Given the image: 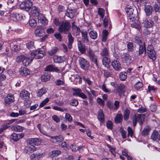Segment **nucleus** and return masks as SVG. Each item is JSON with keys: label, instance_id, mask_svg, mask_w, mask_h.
<instances>
[{"label": "nucleus", "instance_id": "f257e3e1", "mask_svg": "<svg viewBox=\"0 0 160 160\" xmlns=\"http://www.w3.org/2000/svg\"><path fill=\"white\" fill-rule=\"evenodd\" d=\"M45 54L44 51L37 50L32 51L30 58L27 56L21 55L17 58V60L18 62H22L25 66H27L32 61L34 58L36 59L40 58L43 57Z\"/></svg>", "mask_w": 160, "mask_h": 160}, {"label": "nucleus", "instance_id": "f03ea898", "mask_svg": "<svg viewBox=\"0 0 160 160\" xmlns=\"http://www.w3.org/2000/svg\"><path fill=\"white\" fill-rule=\"evenodd\" d=\"M71 27L70 23L67 22H61L58 30L61 32L67 33Z\"/></svg>", "mask_w": 160, "mask_h": 160}, {"label": "nucleus", "instance_id": "7ed1b4c3", "mask_svg": "<svg viewBox=\"0 0 160 160\" xmlns=\"http://www.w3.org/2000/svg\"><path fill=\"white\" fill-rule=\"evenodd\" d=\"M145 118V115L143 114H138L134 116L133 118V125L135 127L138 122L140 125H142L143 122Z\"/></svg>", "mask_w": 160, "mask_h": 160}, {"label": "nucleus", "instance_id": "20e7f679", "mask_svg": "<svg viewBox=\"0 0 160 160\" xmlns=\"http://www.w3.org/2000/svg\"><path fill=\"white\" fill-rule=\"evenodd\" d=\"M86 52L85 53L88 56L92 62H94L98 67L97 57L95 56L93 51L89 48H88L86 49Z\"/></svg>", "mask_w": 160, "mask_h": 160}, {"label": "nucleus", "instance_id": "39448f33", "mask_svg": "<svg viewBox=\"0 0 160 160\" xmlns=\"http://www.w3.org/2000/svg\"><path fill=\"white\" fill-rule=\"evenodd\" d=\"M133 6L128 5L125 8V11L128 16V19L131 21H133L135 19L134 15L133 12L134 9L132 8Z\"/></svg>", "mask_w": 160, "mask_h": 160}, {"label": "nucleus", "instance_id": "423d86ee", "mask_svg": "<svg viewBox=\"0 0 160 160\" xmlns=\"http://www.w3.org/2000/svg\"><path fill=\"white\" fill-rule=\"evenodd\" d=\"M32 5V2L30 0H27L22 2L20 4V7L23 10L28 11Z\"/></svg>", "mask_w": 160, "mask_h": 160}, {"label": "nucleus", "instance_id": "0eeeda50", "mask_svg": "<svg viewBox=\"0 0 160 160\" xmlns=\"http://www.w3.org/2000/svg\"><path fill=\"white\" fill-rule=\"evenodd\" d=\"M148 54L149 58L154 60L156 58V54L153 48L151 45H149L147 47Z\"/></svg>", "mask_w": 160, "mask_h": 160}, {"label": "nucleus", "instance_id": "6e6552de", "mask_svg": "<svg viewBox=\"0 0 160 160\" xmlns=\"http://www.w3.org/2000/svg\"><path fill=\"white\" fill-rule=\"evenodd\" d=\"M79 61L81 67L82 69L86 70L89 66V64L88 61L83 58H79Z\"/></svg>", "mask_w": 160, "mask_h": 160}, {"label": "nucleus", "instance_id": "1a4fd4ad", "mask_svg": "<svg viewBox=\"0 0 160 160\" xmlns=\"http://www.w3.org/2000/svg\"><path fill=\"white\" fill-rule=\"evenodd\" d=\"M74 92L73 95L75 96H78L82 99H84L87 98V97L85 94L82 92V90L78 88H74L72 89Z\"/></svg>", "mask_w": 160, "mask_h": 160}, {"label": "nucleus", "instance_id": "9d476101", "mask_svg": "<svg viewBox=\"0 0 160 160\" xmlns=\"http://www.w3.org/2000/svg\"><path fill=\"white\" fill-rule=\"evenodd\" d=\"M48 137L50 138V141L54 143L59 144L63 140V138L61 136H56L54 137L51 136L48 134Z\"/></svg>", "mask_w": 160, "mask_h": 160}, {"label": "nucleus", "instance_id": "9b49d317", "mask_svg": "<svg viewBox=\"0 0 160 160\" xmlns=\"http://www.w3.org/2000/svg\"><path fill=\"white\" fill-rule=\"evenodd\" d=\"M142 24L146 28H150L152 27L154 24V22L151 19H148L146 18L143 19Z\"/></svg>", "mask_w": 160, "mask_h": 160}, {"label": "nucleus", "instance_id": "f8f14e48", "mask_svg": "<svg viewBox=\"0 0 160 160\" xmlns=\"http://www.w3.org/2000/svg\"><path fill=\"white\" fill-rule=\"evenodd\" d=\"M14 100V97L13 95L8 94L4 98V101L6 104H9Z\"/></svg>", "mask_w": 160, "mask_h": 160}, {"label": "nucleus", "instance_id": "ddd939ff", "mask_svg": "<svg viewBox=\"0 0 160 160\" xmlns=\"http://www.w3.org/2000/svg\"><path fill=\"white\" fill-rule=\"evenodd\" d=\"M24 136L23 133L17 134L15 133H13L11 137V138L14 141L17 142L20 139L22 138Z\"/></svg>", "mask_w": 160, "mask_h": 160}, {"label": "nucleus", "instance_id": "4468645a", "mask_svg": "<svg viewBox=\"0 0 160 160\" xmlns=\"http://www.w3.org/2000/svg\"><path fill=\"white\" fill-rule=\"evenodd\" d=\"M35 34L36 36L40 37L45 34L44 29L41 27L37 28L35 31Z\"/></svg>", "mask_w": 160, "mask_h": 160}, {"label": "nucleus", "instance_id": "2eb2a0df", "mask_svg": "<svg viewBox=\"0 0 160 160\" xmlns=\"http://www.w3.org/2000/svg\"><path fill=\"white\" fill-rule=\"evenodd\" d=\"M45 70L46 71L55 72H59V69L57 67L53 65H50L47 66L45 68Z\"/></svg>", "mask_w": 160, "mask_h": 160}, {"label": "nucleus", "instance_id": "dca6fc26", "mask_svg": "<svg viewBox=\"0 0 160 160\" xmlns=\"http://www.w3.org/2000/svg\"><path fill=\"white\" fill-rule=\"evenodd\" d=\"M123 62L127 64H129L132 62L131 56L128 54H124L122 57Z\"/></svg>", "mask_w": 160, "mask_h": 160}, {"label": "nucleus", "instance_id": "f3484780", "mask_svg": "<svg viewBox=\"0 0 160 160\" xmlns=\"http://www.w3.org/2000/svg\"><path fill=\"white\" fill-rule=\"evenodd\" d=\"M29 93L26 90H23L20 93V98L24 100H27L29 98Z\"/></svg>", "mask_w": 160, "mask_h": 160}, {"label": "nucleus", "instance_id": "a211bd4d", "mask_svg": "<svg viewBox=\"0 0 160 160\" xmlns=\"http://www.w3.org/2000/svg\"><path fill=\"white\" fill-rule=\"evenodd\" d=\"M53 59L54 62L60 63L64 62L65 60V58L63 56L62 57L55 55L53 57Z\"/></svg>", "mask_w": 160, "mask_h": 160}, {"label": "nucleus", "instance_id": "6ab92c4d", "mask_svg": "<svg viewBox=\"0 0 160 160\" xmlns=\"http://www.w3.org/2000/svg\"><path fill=\"white\" fill-rule=\"evenodd\" d=\"M35 149V147L33 145L29 144L25 147L24 151L26 153H30L33 152Z\"/></svg>", "mask_w": 160, "mask_h": 160}, {"label": "nucleus", "instance_id": "aec40b11", "mask_svg": "<svg viewBox=\"0 0 160 160\" xmlns=\"http://www.w3.org/2000/svg\"><path fill=\"white\" fill-rule=\"evenodd\" d=\"M19 73L22 76H27L30 73V71L26 68H21L20 69Z\"/></svg>", "mask_w": 160, "mask_h": 160}, {"label": "nucleus", "instance_id": "412c9836", "mask_svg": "<svg viewBox=\"0 0 160 160\" xmlns=\"http://www.w3.org/2000/svg\"><path fill=\"white\" fill-rule=\"evenodd\" d=\"M76 12V11L75 9H68L67 10L66 15L71 18L74 16Z\"/></svg>", "mask_w": 160, "mask_h": 160}, {"label": "nucleus", "instance_id": "4be33fe9", "mask_svg": "<svg viewBox=\"0 0 160 160\" xmlns=\"http://www.w3.org/2000/svg\"><path fill=\"white\" fill-rule=\"evenodd\" d=\"M78 46L79 50L80 52L82 54L85 53L86 49L85 46L82 44L81 41H78Z\"/></svg>", "mask_w": 160, "mask_h": 160}, {"label": "nucleus", "instance_id": "5701e85b", "mask_svg": "<svg viewBox=\"0 0 160 160\" xmlns=\"http://www.w3.org/2000/svg\"><path fill=\"white\" fill-rule=\"evenodd\" d=\"M38 22L41 23L42 24H47L48 23V21L46 20L45 17L42 14H38Z\"/></svg>", "mask_w": 160, "mask_h": 160}, {"label": "nucleus", "instance_id": "b1692460", "mask_svg": "<svg viewBox=\"0 0 160 160\" xmlns=\"http://www.w3.org/2000/svg\"><path fill=\"white\" fill-rule=\"evenodd\" d=\"M134 22H132L131 23V26L132 27L135 28L138 30L140 31L141 29V26L140 25V22L138 21H135V19L133 20Z\"/></svg>", "mask_w": 160, "mask_h": 160}, {"label": "nucleus", "instance_id": "393cba45", "mask_svg": "<svg viewBox=\"0 0 160 160\" xmlns=\"http://www.w3.org/2000/svg\"><path fill=\"white\" fill-rule=\"evenodd\" d=\"M98 118L101 123H103L104 122V114L102 111L100 109L98 111Z\"/></svg>", "mask_w": 160, "mask_h": 160}, {"label": "nucleus", "instance_id": "a878e982", "mask_svg": "<svg viewBox=\"0 0 160 160\" xmlns=\"http://www.w3.org/2000/svg\"><path fill=\"white\" fill-rule=\"evenodd\" d=\"M110 62V60L108 58V57H103L102 60V62L103 65L105 67L108 68L109 66V64Z\"/></svg>", "mask_w": 160, "mask_h": 160}, {"label": "nucleus", "instance_id": "bb28decb", "mask_svg": "<svg viewBox=\"0 0 160 160\" xmlns=\"http://www.w3.org/2000/svg\"><path fill=\"white\" fill-rule=\"evenodd\" d=\"M112 65L113 68L117 70H119L121 68L120 63L117 60H115L113 61Z\"/></svg>", "mask_w": 160, "mask_h": 160}, {"label": "nucleus", "instance_id": "cd10ccee", "mask_svg": "<svg viewBox=\"0 0 160 160\" xmlns=\"http://www.w3.org/2000/svg\"><path fill=\"white\" fill-rule=\"evenodd\" d=\"M47 92V89L45 87H43L40 89L38 90L37 92V96L39 97L45 94Z\"/></svg>", "mask_w": 160, "mask_h": 160}, {"label": "nucleus", "instance_id": "c85d7f7f", "mask_svg": "<svg viewBox=\"0 0 160 160\" xmlns=\"http://www.w3.org/2000/svg\"><path fill=\"white\" fill-rule=\"evenodd\" d=\"M82 38L83 41L85 43L88 42L87 36V32L86 30H83L81 31Z\"/></svg>", "mask_w": 160, "mask_h": 160}, {"label": "nucleus", "instance_id": "c756f323", "mask_svg": "<svg viewBox=\"0 0 160 160\" xmlns=\"http://www.w3.org/2000/svg\"><path fill=\"white\" fill-rule=\"evenodd\" d=\"M144 10L147 16H150L152 13V8L150 5L145 6Z\"/></svg>", "mask_w": 160, "mask_h": 160}, {"label": "nucleus", "instance_id": "7c9ffc66", "mask_svg": "<svg viewBox=\"0 0 160 160\" xmlns=\"http://www.w3.org/2000/svg\"><path fill=\"white\" fill-rule=\"evenodd\" d=\"M40 10L37 7H32L31 8V13L34 16H37L39 14Z\"/></svg>", "mask_w": 160, "mask_h": 160}, {"label": "nucleus", "instance_id": "2f4dec72", "mask_svg": "<svg viewBox=\"0 0 160 160\" xmlns=\"http://www.w3.org/2000/svg\"><path fill=\"white\" fill-rule=\"evenodd\" d=\"M42 154L39 153H34L30 156L31 158L33 160L39 159L42 157Z\"/></svg>", "mask_w": 160, "mask_h": 160}, {"label": "nucleus", "instance_id": "473e14b6", "mask_svg": "<svg viewBox=\"0 0 160 160\" xmlns=\"http://www.w3.org/2000/svg\"><path fill=\"white\" fill-rule=\"evenodd\" d=\"M23 128V127L18 125H14L11 127V129L15 132H22Z\"/></svg>", "mask_w": 160, "mask_h": 160}, {"label": "nucleus", "instance_id": "72a5a7b5", "mask_svg": "<svg viewBox=\"0 0 160 160\" xmlns=\"http://www.w3.org/2000/svg\"><path fill=\"white\" fill-rule=\"evenodd\" d=\"M72 30L74 35L77 36L79 34L80 29L79 28L72 25Z\"/></svg>", "mask_w": 160, "mask_h": 160}, {"label": "nucleus", "instance_id": "f704fd0d", "mask_svg": "<svg viewBox=\"0 0 160 160\" xmlns=\"http://www.w3.org/2000/svg\"><path fill=\"white\" fill-rule=\"evenodd\" d=\"M68 47L69 49H70L72 48V44L73 41V38L70 33L68 34Z\"/></svg>", "mask_w": 160, "mask_h": 160}, {"label": "nucleus", "instance_id": "c9c22d12", "mask_svg": "<svg viewBox=\"0 0 160 160\" xmlns=\"http://www.w3.org/2000/svg\"><path fill=\"white\" fill-rule=\"evenodd\" d=\"M11 16L12 17L16 18L18 21L21 20L23 19V17L21 14H19L16 12H13L11 14Z\"/></svg>", "mask_w": 160, "mask_h": 160}, {"label": "nucleus", "instance_id": "e433bc0d", "mask_svg": "<svg viewBox=\"0 0 160 160\" xmlns=\"http://www.w3.org/2000/svg\"><path fill=\"white\" fill-rule=\"evenodd\" d=\"M108 34V32L107 30H104L102 32V41L103 42H106L107 39V36Z\"/></svg>", "mask_w": 160, "mask_h": 160}, {"label": "nucleus", "instance_id": "4c0bfd02", "mask_svg": "<svg viewBox=\"0 0 160 160\" xmlns=\"http://www.w3.org/2000/svg\"><path fill=\"white\" fill-rule=\"evenodd\" d=\"M61 153V152L58 150H55L52 151L50 153V155L51 157L57 156Z\"/></svg>", "mask_w": 160, "mask_h": 160}, {"label": "nucleus", "instance_id": "58836bf2", "mask_svg": "<svg viewBox=\"0 0 160 160\" xmlns=\"http://www.w3.org/2000/svg\"><path fill=\"white\" fill-rule=\"evenodd\" d=\"M159 134L157 131H154L152 133L151 135V138L153 140H155L157 139H158Z\"/></svg>", "mask_w": 160, "mask_h": 160}, {"label": "nucleus", "instance_id": "ea45409f", "mask_svg": "<svg viewBox=\"0 0 160 160\" xmlns=\"http://www.w3.org/2000/svg\"><path fill=\"white\" fill-rule=\"evenodd\" d=\"M50 78V75L45 73L41 76V79L43 82H46L48 81Z\"/></svg>", "mask_w": 160, "mask_h": 160}, {"label": "nucleus", "instance_id": "a19ab883", "mask_svg": "<svg viewBox=\"0 0 160 160\" xmlns=\"http://www.w3.org/2000/svg\"><path fill=\"white\" fill-rule=\"evenodd\" d=\"M89 35L90 37L92 39H95L97 37V33L95 31H91L89 32Z\"/></svg>", "mask_w": 160, "mask_h": 160}, {"label": "nucleus", "instance_id": "79ce46f5", "mask_svg": "<svg viewBox=\"0 0 160 160\" xmlns=\"http://www.w3.org/2000/svg\"><path fill=\"white\" fill-rule=\"evenodd\" d=\"M122 118V116L121 114H118L117 115L116 118L115 119V121L116 123H118L120 122Z\"/></svg>", "mask_w": 160, "mask_h": 160}, {"label": "nucleus", "instance_id": "37998d69", "mask_svg": "<svg viewBox=\"0 0 160 160\" xmlns=\"http://www.w3.org/2000/svg\"><path fill=\"white\" fill-rule=\"evenodd\" d=\"M127 78V74L126 72H122L119 74V78L122 81L125 80Z\"/></svg>", "mask_w": 160, "mask_h": 160}, {"label": "nucleus", "instance_id": "c03bdc74", "mask_svg": "<svg viewBox=\"0 0 160 160\" xmlns=\"http://www.w3.org/2000/svg\"><path fill=\"white\" fill-rule=\"evenodd\" d=\"M101 54L102 57H103L108 56L109 55L108 51L106 48H104L103 49L101 53Z\"/></svg>", "mask_w": 160, "mask_h": 160}, {"label": "nucleus", "instance_id": "a18cd8bd", "mask_svg": "<svg viewBox=\"0 0 160 160\" xmlns=\"http://www.w3.org/2000/svg\"><path fill=\"white\" fill-rule=\"evenodd\" d=\"M150 129V127L149 126H147L145 127L142 132V135L143 136L147 135Z\"/></svg>", "mask_w": 160, "mask_h": 160}, {"label": "nucleus", "instance_id": "49530a36", "mask_svg": "<svg viewBox=\"0 0 160 160\" xmlns=\"http://www.w3.org/2000/svg\"><path fill=\"white\" fill-rule=\"evenodd\" d=\"M143 86V83L141 82L138 81L135 83L134 87L135 89L137 90H138L142 88Z\"/></svg>", "mask_w": 160, "mask_h": 160}, {"label": "nucleus", "instance_id": "de8ad7c7", "mask_svg": "<svg viewBox=\"0 0 160 160\" xmlns=\"http://www.w3.org/2000/svg\"><path fill=\"white\" fill-rule=\"evenodd\" d=\"M127 48L129 52H132L133 50L134 45L133 43L129 42L127 44Z\"/></svg>", "mask_w": 160, "mask_h": 160}, {"label": "nucleus", "instance_id": "09e8293b", "mask_svg": "<svg viewBox=\"0 0 160 160\" xmlns=\"http://www.w3.org/2000/svg\"><path fill=\"white\" fill-rule=\"evenodd\" d=\"M130 113V111L128 109H126L124 111L123 116L124 119L125 120H127L128 118Z\"/></svg>", "mask_w": 160, "mask_h": 160}, {"label": "nucleus", "instance_id": "8fccbe9b", "mask_svg": "<svg viewBox=\"0 0 160 160\" xmlns=\"http://www.w3.org/2000/svg\"><path fill=\"white\" fill-rule=\"evenodd\" d=\"M58 50V49L57 48L54 47L52 49L48 51V53L50 55L52 56L55 54Z\"/></svg>", "mask_w": 160, "mask_h": 160}, {"label": "nucleus", "instance_id": "3c124183", "mask_svg": "<svg viewBox=\"0 0 160 160\" xmlns=\"http://www.w3.org/2000/svg\"><path fill=\"white\" fill-rule=\"evenodd\" d=\"M49 101V99L48 98H47L42 101L40 104L39 105V108H41L43 107Z\"/></svg>", "mask_w": 160, "mask_h": 160}, {"label": "nucleus", "instance_id": "603ef678", "mask_svg": "<svg viewBox=\"0 0 160 160\" xmlns=\"http://www.w3.org/2000/svg\"><path fill=\"white\" fill-rule=\"evenodd\" d=\"M98 14L101 16L102 19L104 16V10L101 8H98Z\"/></svg>", "mask_w": 160, "mask_h": 160}, {"label": "nucleus", "instance_id": "864d4df0", "mask_svg": "<svg viewBox=\"0 0 160 160\" xmlns=\"http://www.w3.org/2000/svg\"><path fill=\"white\" fill-rule=\"evenodd\" d=\"M29 24L30 26L34 27L37 25L36 21L34 19H31L29 21Z\"/></svg>", "mask_w": 160, "mask_h": 160}, {"label": "nucleus", "instance_id": "5fc2aeb1", "mask_svg": "<svg viewBox=\"0 0 160 160\" xmlns=\"http://www.w3.org/2000/svg\"><path fill=\"white\" fill-rule=\"evenodd\" d=\"M37 127L41 133L46 136H48L47 133L45 131L41 129L40 124H38L37 125Z\"/></svg>", "mask_w": 160, "mask_h": 160}, {"label": "nucleus", "instance_id": "6e6d98bb", "mask_svg": "<svg viewBox=\"0 0 160 160\" xmlns=\"http://www.w3.org/2000/svg\"><path fill=\"white\" fill-rule=\"evenodd\" d=\"M146 52V48L144 45H140L139 49V54H142L143 53Z\"/></svg>", "mask_w": 160, "mask_h": 160}, {"label": "nucleus", "instance_id": "4d7b16f0", "mask_svg": "<svg viewBox=\"0 0 160 160\" xmlns=\"http://www.w3.org/2000/svg\"><path fill=\"white\" fill-rule=\"evenodd\" d=\"M65 118L68 122H71L72 121V118L71 115L68 113H66L65 116Z\"/></svg>", "mask_w": 160, "mask_h": 160}, {"label": "nucleus", "instance_id": "13d9d810", "mask_svg": "<svg viewBox=\"0 0 160 160\" xmlns=\"http://www.w3.org/2000/svg\"><path fill=\"white\" fill-rule=\"evenodd\" d=\"M120 131L121 133L122 137L125 138L126 137V132L124 130L123 128L121 127L120 128Z\"/></svg>", "mask_w": 160, "mask_h": 160}, {"label": "nucleus", "instance_id": "bf43d9fd", "mask_svg": "<svg viewBox=\"0 0 160 160\" xmlns=\"http://www.w3.org/2000/svg\"><path fill=\"white\" fill-rule=\"evenodd\" d=\"M128 136H130L131 137H132L133 134V130L130 127L128 128Z\"/></svg>", "mask_w": 160, "mask_h": 160}, {"label": "nucleus", "instance_id": "052dcab7", "mask_svg": "<svg viewBox=\"0 0 160 160\" xmlns=\"http://www.w3.org/2000/svg\"><path fill=\"white\" fill-rule=\"evenodd\" d=\"M16 42H14L12 43H9L10 44V46L12 47L15 51L18 50L19 49L18 47L16 45Z\"/></svg>", "mask_w": 160, "mask_h": 160}, {"label": "nucleus", "instance_id": "680f3d73", "mask_svg": "<svg viewBox=\"0 0 160 160\" xmlns=\"http://www.w3.org/2000/svg\"><path fill=\"white\" fill-rule=\"evenodd\" d=\"M123 90L122 88L119 87L116 89V93L120 96L123 94Z\"/></svg>", "mask_w": 160, "mask_h": 160}, {"label": "nucleus", "instance_id": "e2e57ef3", "mask_svg": "<svg viewBox=\"0 0 160 160\" xmlns=\"http://www.w3.org/2000/svg\"><path fill=\"white\" fill-rule=\"evenodd\" d=\"M27 47L29 49H33L34 48V42L32 41L29 42L27 45Z\"/></svg>", "mask_w": 160, "mask_h": 160}, {"label": "nucleus", "instance_id": "0e129e2a", "mask_svg": "<svg viewBox=\"0 0 160 160\" xmlns=\"http://www.w3.org/2000/svg\"><path fill=\"white\" fill-rule=\"evenodd\" d=\"M107 127L109 129H112L113 128V124L112 122L110 121H108L106 123Z\"/></svg>", "mask_w": 160, "mask_h": 160}, {"label": "nucleus", "instance_id": "69168bd1", "mask_svg": "<svg viewBox=\"0 0 160 160\" xmlns=\"http://www.w3.org/2000/svg\"><path fill=\"white\" fill-rule=\"evenodd\" d=\"M26 111L25 108H21L19 111V116H22L26 114Z\"/></svg>", "mask_w": 160, "mask_h": 160}, {"label": "nucleus", "instance_id": "338daca9", "mask_svg": "<svg viewBox=\"0 0 160 160\" xmlns=\"http://www.w3.org/2000/svg\"><path fill=\"white\" fill-rule=\"evenodd\" d=\"M102 89L106 93L109 92H110V89H107L104 84H103L102 86Z\"/></svg>", "mask_w": 160, "mask_h": 160}, {"label": "nucleus", "instance_id": "774afa93", "mask_svg": "<svg viewBox=\"0 0 160 160\" xmlns=\"http://www.w3.org/2000/svg\"><path fill=\"white\" fill-rule=\"evenodd\" d=\"M154 9L156 12H160V5L155 4L154 6Z\"/></svg>", "mask_w": 160, "mask_h": 160}]
</instances>
